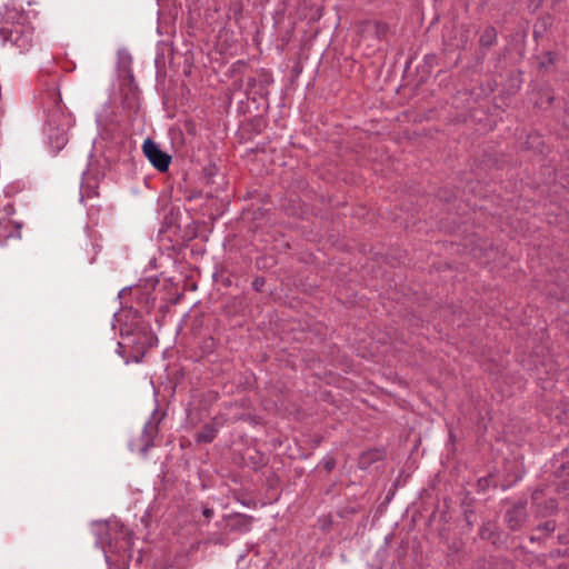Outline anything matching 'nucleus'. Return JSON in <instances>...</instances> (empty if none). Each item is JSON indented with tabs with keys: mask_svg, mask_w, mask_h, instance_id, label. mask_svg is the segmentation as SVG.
<instances>
[{
	"mask_svg": "<svg viewBox=\"0 0 569 569\" xmlns=\"http://www.w3.org/2000/svg\"><path fill=\"white\" fill-rule=\"evenodd\" d=\"M39 82L43 88L40 102L47 114L44 132L50 147L54 152H59L68 143V131L73 126V119L62 104L58 78L41 70Z\"/></svg>",
	"mask_w": 569,
	"mask_h": 569,
	"instance_id": "f257e3e1",
	"label": "nucleus"
},
{
	"mask_svg": "<svg viewBox=\"0 0 569 569\" xmlns=\"http://www.w3.org/2000/svg\"><path fill=\"white\" fill-rule=\"evenodd\" d=\"M0 37L4 43L16 47L20 52L31 48L33 28L24 13L16 10L8 11L0 26Z\"/></svg>",
	"mask_w": 569,
	"mask_h": 569,
	"instance_id": "f03ea898",
	"label": "nucleus"
},
{
	"mask_svg": "<svg viewBox=\"0 0 569 569\" xmlns=\"http://www.w3.org/2000/svg\"><path fill=\"white\" fill-rule=\"evenodd\" d=\"M129 548V539L124 533H119V538H116L114 543L110 539L108 541V549L106 552V559L109 563L110 569H127L126 555Z\"/></svg>",
	"mask_w": 569,
	"mask_h": 569,
	"instance_id": "7ed1b4c3",
	"label": "nucleus"
},
{
	"mask_svg": "<svg viewBox=\"0 0 569 569\" xmlns=\"http://www.w3.org/2000/svg\"><path fill=\"white\" fill-rule=\"evenodd\" d=\"M143 153L152 166L160 172H166L171 162V157L163 152L151 139H147L142 146Z\"/></svg>",
	"mask_w": 569,
	"mask_h": 569,
	"instance_id": "20e7f679",
	"label": "nucleus"
},
{
	"mask_svg": "<svg viewBox=\"0 0 569 569\" xmlns=\"http://www.w3.org/2000/svg\"><path fill=\"white\" fill-rule=\"evenodd\" d=\"M227 532L247 533L251 530L253 518L248 515L233 513L226 516L224 519Z\"/></svg>",
	"mask_w": 569,
	"mask_h": 569,
	"instance_id": "39448f33",
	"label": "nucleus"
},
{
	"mask_svg": "<svg viewBox=\"0 0 569 569\" xmlns=\"http://www.w3.org/2000/svg\"><path fill=\"white\" fill-rule=\"evenodd\" d=\"M159 422L154 419H150L146 422L142 433H141V442L142 448L141 451L147 452L150 448L153 447V441L159 432Z\"/></svg>",
	"mask_w": 569,
	"mask_h": 569,
	"instance_id": "423d86ee",
	"label": "nucleus"
},
{
	"mask_svg": "<svg viewBox=\"0 0 569 569\" xmlns=\"http://www.w3.org/2000/svg\"><path fill=\"white\" fill-rule=\"evenodd\" d=\"M20 226L8 217H0V242L18 234Z\"/></svg>",
	"mask_w": 569,
	"mask_h": 569,
	"instance_id": "0eeeda50",
	"label": "nucleus"
},
{
	"mask_svg": "<svg viewBox=\"0 0 569 569\" xmlns=\"http://www.w3.org/2000/svg\"><path fill=\"white\" fill-rule=\"evenodd\" d=\"M218 433V427L214 423H206L199 432L196 433L194 440L197 443H210Z\"/></svg>",
	"mask_w": 569,
	"mask_h": 569,
	"instance_id": "6e6552de",
	"label": "nucleus"
},
{
	"mask_svg": "<svg viewBox=\"0 0 569 569\" xmlns=\"http://www.w3.org/2000/svg\"><path fill=\"white\" fill-rule=\"evenodd\" d=\"M498 32L495 27L488 26L482 31L479 38V44L482 48L489 49L497 42Z\"/></svg>",
	"mask_w": 569,
	"mask_h": 569,
	"instance_id": "1a4fd4ad",
	"label": "nucleus"
},
{
	"mask_svg": "<svg viewBox=\"0 0 569 569\" xmlns=\"http://www.w3.org/2000/svg\"><path fill=\"white\" fill-rule=\"evenodd\" d=\"M520 513L519 510H509L507 513H506V522L508 523V527L511 529V530H517L520 528V522H521V519L518 517V515Z\"/></svg>",
	"mask_w": 569,
	"mask_h": 569,
	"instance_id": "9d476101",
	"label": "nucleus"
},
{
	"mask_svg": "<svg viewBox=\"0 0 569 569\" xmlns=\"http://www.w3.org/2000/svg\"><path fill=\"white\" fill-rule=\"evenodd\" d=\"M13 213H14L13 204L11 202H8V203L4 204L3 211L0 214V217H8V218H10Z\"/></svg>",
	"mask_w": 569,
	"mask_h": 569,
	"instance_id": "9b49d317",
	"label": "nucleus"
},
{
	"mask_svg": "<svg viewBox=\"0 0 569 569\" xmlns=\"http://www.w3.org/2000/svg\"><path fill=\"white\" fill-rule=\"evenodd\" d=\"M264 284V279L261 278V277H258L256 278L253 281H252V288L256 290V291H261V288L263 287Z\"/></svg>",
	"mask_w": 569,
	"mask_h": 569,
	"instance_id": "f8f14e48",
	"label": "nucleus"
},
{
	"mask_svg": "<svg viewBox=\"0 0 569 569\" xmlns=\"http://www.w3.org/2000/svg\"><path fill=\"white\" fill-rule=\"evenodd\" d=\"M323 467L327 471H332L336 467V461L333 458L326 459L323 462Z\"/></svg>",
	"mask_w": 569,
	"mask_h": 569,
	"instance_id": "ddd939ff",
	"label": "nucleus"
},
{
	"mask_svg": "<svg viewBox=\"0 0 569 569\" xmlns=\"http://www.w3.org/2000/svg\"><path fill=\"white\" fill-rule=\"evenodd\" d=\"M148 336L146 333H137L132 336V342L134 343H141L142 340H147Z\"/></svg>",
	"mask_w": 569,
	"mask_h": 569,
	"instance_id": "4468645a",
	"label": "nucleus"
},
{
	"mask_svg": "<svg viewBox=\"0 0 569 569\" xmlns=\"http://www.w3.org/2000/svg\"><path fill=\"white\" fill-rule=\"evenodd\" d=\"M202 513L206 518H211L213 516V510L210 508H204Z\"/></svg>",
	"mask_w": 569,
	"mask_h": 569,
	"instance_id": "2eb2a0df",
	"label": "nucleus"
},
{
	"mask_svg": "<svg viewBox=\"0 0 569 569\" xmlns=\"http://www.w3.org/2000/svg\"><path fill=\"white\" fill-rule=\"evenodd\" d=\"M546 528H547L548 530H553V529H555V527H553L550 522H547V523H546Z\"/></svg>",
	"mask_w": 569,
	"mask_h": 569,
	"instance_id": "dca6fc26",
	"label": "nucleus"
}]
</instances>
